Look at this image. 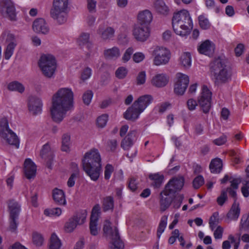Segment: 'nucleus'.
<instances>
[{
	"label": "nucleus",
	"mask_w": 249,
	"mask_h": 249,
	"mask_svg": "<svg viewBox=\"0 0 249 249\" xmlns=\"http://www.w3.org/2000/svg\"><path fill=\"white\" fill-rule=\"evenodd\" d=\"M73 93L70 88L60 89L53 96L51 114L53 120L61 122L68 111L73 107Z\"/></svg>",
	"instance_id": "nucleus-1"
},
{
	"label": "nucleus",
	"mask_w": 249,
	"mask_h": 249,
	"mask_svg": "<svg viewBox=\"0 0 249 249\" xmlns=\"http://www.w3.org/2000/svg\"><path fill=\"white\" fill-rule=\"evenodd\" d=\"M84 171L90 179L96 181L99 178L101 170V158L98 150L92 149L86 152L82 160Z\"/></svg>",
	"instance_id": "nucleus-2"
},
{
	"label": "nucleus",
	"mask_w": 249,
	"mask_h": 249,
	"mask_svg": "<svg viewBox=\"0 0 249 249\" xmlns=\"http://www.w3.org/2000/svg\"><path fill=\"white\" fill-rule=\"evenodd\" d=\"M172 26L175 33L182 36L189 35L193 28V22L189 12L185 9L175 13Z\"/></svg>",
	"instance_id": "nucleus-3"
},
{
	"label": "nucleus",
	"mask_w": 249,
	"mask_h": 249,
	"mask_svg": "<svg viewBox=\"0 0 249 249\" xmlns=\"http://www.w3.org/2000/svg\"><path fill=\"white\" fill-rule=\"evenodd\" d=\"M226 60L220 57L215 58L210 64V70L213 73L217 84L226 83L231 80V71L226 64Z\"/></svg>",
	"instance_id": "nucleus-4"
},
{
	"label": "nucleus",
	"mask_w": 249,
	"mask_h": 249,
	"mask_svg": "<svg viewBox=\"0 0 249 249\" xmlns=\"http://www.w3.org/2000/svg\"><path fill=\"white\" fill-rule=\"evenodd\" d=\"M153 99L152 96L150 95L140 96L127 109L124 114V118L127 120L136 121L139 117L140 114L151 103Z\"/></svg>",
	"instance_id": "nucleus-5"
},
{
	"label": "nucleus",
	"mask_w": 249,
	"mask_h": 249,
	"mask_svg": "<svg viewBox=\"0 0 249 249\" xmlns=\"http://www.w3.org/2000/svg\"><path fill=\"white\" fill-rule=\"evenodd\" d=\"M68 4L69 0H53L50 15L59 24H64L67 21Z\"/></svg>",
	"instance_id": "nucleus-6"
},
{
	"label": "nucleus",
	"mask_w": 249,
	"mask_h": 249,
	"mask_svg": "<svg viewBox=\"0 0 249 249\" xmlns=\"http://www.w3.org/2000/svg\"><path fill=\"white\" fill-rule=\"evenodd\" d=\"M0 137L9 144L18 148L19 141L18 136L9 127L8 121L6 118H2L0 121Z\"/></svg>",
	"instance_id": "nucleus-7"
},
{
	"label": "nucleus",
	"mask_w": 249,
	"mask_h": 249,
	"mask_svg": "<svg viewBox=\"0 0 249 249\" xmlns=\"http://www.w3.org/2000/svg\"><path fill=\"white\" fill-rule=\"evenodd\" d=\"M109 220H106L103 227L104 235L111 240L113 248L111 249H124V244L120 239L118 229L112 227Z\"/></svg>",
	"instance_id": "nucleus-8"
},
{
	"label": "nucleus",
	"mask_w": 249,
	"mask_h": 249,
	"mask_svg": "<svg viewBox=\"0 0 249 249\" xmlns=\"http://www.w3.org/2000/svg\"><path fill=\"white\" fill-rule=\"evenodd\" d=\"M38 65L43 74L49 78L53 75L56 67L55 58L51 54L42 55L39 60Z\"/></svg>",
	"instance_id": "nucleus-9"
},
{
	"label": "nucleus",
	"mask_w": 249,
	"mask_h": 249,
	"mask_svg": "<svg viewBox=\"0 0 249 249\" xmlns=\"http://www.w3.org/2000/svg\"><path fill=\"white\" fill-rule=\"evenodd\" d=\"M87 216L85 210H81L76 213L72 217L69 219L65 224V230L67 232H71L78 225L83 224Z\"/></svg>",
	"instance_id": "nucleus-10"
},
{
	"label": "nucleus",
	"mask_w": 249,
	"mask_h": 249,
	"mask_svg": "<svg viewBox=\"0 0 249 249\" xmlns=\"http://www.w3.org/2000/svg\"><path fill=\"white\" fill-rule=\"evenodd\" d=\"M212 92L207 86L203 85L200 96L198 98L197 102L204 113H208L211 107Z\"/></svg>",
	"instance_id": "nucleus-11"
},
{
	"label": "nucleus",
	"mask_w": 249,
	"mask_h": 249,
	"mask_svg": "<svg viewBox=\"0 0 249 249\" xmlns=\"http://www.w3.org/2000/svg\"><path fill=\"white\" fill-rule=\"evenodd\" d=\"M155 55L154 64L156 66L165 65L168 63L170 58L169 50L163 47H157L153 51Z\"/></svg>",
	"instance_id": "nucleus-12"
},
{
	"label": "nucleus",
	"mask_w": 249,
	"mask_h": 249,
	"mask_svg": "<svg viewBox=\"0 0 249 249\" xmlns=\"http://www.w3.org/2000/svg\"><path fill=\"white\" fill-rule=\"evenodd\" d=\"M0 13L11 20L16 19L15 8L11 0H0Z\"/></svg>",
	"instance_id": "nucleus-13"
},
{
	"label": "nucleus",
	"mask_w": 249,
	"mask_h": 249,
	"mask_svg": "<svg viewBox=\"0 0 249 249\" xmlns=\"http://www.w3.org/2000/svg\"><path fill=\"white\" fill-rule=\"evenodd\" d=\"M184 183V179L183 177L174 178L166 185L164 189L169 194L175 196L177 192L182 189Z\"/></svg>",
	"instance_id": "nucleus-14"
},
{
	"label": "nucleus",
	"mask_w": 249,
	"mask_h": 249,
	"mask_svg": "<svg viewBox=\"0 0 249 249\" xmlns=\"http://www.w3.org/2000/svg\"><path fill=\"white\" fill-rule=\"evenodd\" d=\"M178 80L174 88V92L176 94L182 95L185 92L189 83V77L184 74H177Z\"/></svg>",
	"instance_id": "nucleus-15"
},
{
	"label": "nucleus",
	"mask_w": 249,
	"mask_h": 249,
	"mask_svg": "<svg viewBox=\"0 0 249 249\" xmlns=\"http://www.w3.org/2000/svg\"><path fill=\"white\" fill-rule=\"evenodd\" d=\"M133 35L135 38L139 41L144 42L149 37L150 31L146 25L136 26L133 31Z\"/></svg>",
	"instance_id": "nucleus-16"
},
{
	"label": "nucleus",
	"mask_w": 249,
	"mask_h": 249,
	"mask_svg": "<svg viewBox=\"0 0 249 249\" xmlns=\"http://www.w3.org/2000/svg\"><path fill=\"white\" fill-rule=\"evenodd\" d=\"M100 211V205L96 204L93 207L91 211L89 229L90 233L93 235H96L98 234L97 226Z\"/></svg>",
	"instance_id": "nucleus-17"
},
{
	"label": "nucleus",
	"mask_w": 249,
	"mask_h": 249,
	"mask_svg": "<svg viewBox=\"0 0 249 249\" xmlns=\"http://www.w3.org/2000/svg\"><path fill=\"white\" fill-rule=\"evenodd\" d=\"M160 209L161 211L164 212L170 206L175 196L169 194L164 189L160 193Z\"/></svg>",
	"instance_id": "nucleus-18"
},
{
	"label": "nucleus",
	"mask_w": 249,
	"mask_h": 249,
	"mask_svg": "<svg viewBox=\"0 0 249 249\" xmlns=\"http://www.w3.org/2000/svg\"><path fill=\"white\" fill-rule=\"evenodd\" d=\"M24 172L26 178L28 179L34 178L36 174V167L30 159H27L24 161Z\"/></svg>",
	"instance_id": "nucleus-19"
},
{
	"label": "nucleus",
	"mask_w": 249,
	"mask_h": 249,
	"mask_svg": "<svg viewBox=\"0 0 249 249\" xmlns=\"http://www.w3.org/2000/svg\"><path fill=\"white\" fill-rule=\"evenodd\" d=\"M33 29L35 32L42 34H46L49 31L47 23L42 18H37L34 21Z\"/></svg>",
	"instance_id": "nucleus-20"
},
{
	"label": "nucleus",
	"mask_w": 249,
	"mask_h": 249,
	"mask_svg": "<svg viewBox=\"0 0 249 249\" xmlns=\"http://www.w3.org/2000/svg\"><path fill=\"white\" fill-rule=\"evenodd\" d=\"M42 105L41 101L39 98L34 96L29 98L28 102L29 110L34 115H36L40 113Z\"/></svg>",
	"instance_id": "nucleus-21"
},
{
	"label": "nucleus",
	"mask_w": 249,
	"mask_h": 249,
	"mask_svg": "<svg viewBox=\"0 0 249 249\" xmlns=\"http://www.w3.org/2000/svg\"><path fill=\"white\" fill-rule=\"evenodd\" d=\"M214 48V44L210 40H206L198 47L197 50L199 53L210 56L213 54Z\"/></svg>",
	"instance_id": "nucleus-22"
},
{
	"label": "nucleus",
	"mask_w": 249,
	"mask_h": 249,
	"mask_svg": "<svg viewBox=\"0 0 249 249\" xmlns=\"http://www.w3.org/2000/svg\"><path fill=\"white\" fill-rule=\"evenodd\" d=\"M137 131L135 130L129 131L127 136L122 140L121 146L124 150H128L136 140Z\"/></svg>",
	"instance_id": "nucleus-23"
},
{
	"label": "nucleus",
	"mask_w": 249,
	"mask_h": 249,
	"mask_svg": "<svg viewBox=\"0 0 249 249\" xmlns=\"http://www.w3.org/2000/svg\"><path fill=\"white\" fill-rule=\"evenodd\" d=\"M115 30L111 27H104L100 25L97 30L98 34L104 40H110L114 36Z\"/></svg>",
	"instance_id": "nucleus-24"
},
{
	"label": "nucleus",
	"mask_w": 249,
	"mask_h": 249,
	"mask_svg": "<svg viewBox=\"0 0 249 249\" xmlns=\"http://www.w3.org/2000/svg\"><path fill=\"white\" fill-rule=\"evenodd\" d=\"M152 18V15L150 11L145 10L140 12L138 16V19L140 24L139 25H146L148 26L151 22Z\"/></svg>",
	"instance_id": "nucleus-25"
},
{
	"label": "nucleus",
	"mask_w": 249,
	"mask_h": 249,
	"mask_svg": "<svg viewBox=\"0 0 249 249\" xmlns=\"http://www.w3.org/2000/svg\"><path fill=\"white\" fill-rule=\"evenodd\" d=\"M8 207L10 212V218H18L20 211V206L18 203L14 200H9Z\"/></svg>",
	"instance_id": "nucleus-26"
},
{
	"label": "nucleus",
	"mask_w": 249,
	"mask_h": 249,
	"mask_svg": "<svg viewBox=\"0 0 249 249\" xmlns=\"http://www.w3.org/2000/svg\"><path fill=\"white\" fill-rule=\"evenodd\" d=\"M53 197L54 202L58 205H65L66 204L65 194L63 190L57 188L54 189Z\"/></svg>",
	"instance_id": "nucleus-27"
},
{
	"label": "nucleus",
	"mask_w": 249,
	"mask_h": 249,
	"mask_svg": "<svg viewBox=\"0 0 249 249\" xmlns=\"http://www.w3.org/2000/svg\"><path fill=\"white\" fill-rule=\"evenodd\" d=\"M168 83V78L164 74H158L155 75L152 80V84L159 88L165 86Z\"/></svg>",
	"instance_id": "nucleus-28"
},
{
	"label": "nucleus",
	"mask_w": 249,
	"mask_h": 249,
	"mask_svg": "<svg viewBox=\"0 0 249 249\" xmlns=\"http://www.w3.org/2000/svg\"><path fill=\"white\" fill-rule=\"evenodd\" d=\"M121 54L120 49L117 47L106 49L104 51V55L106 58L116 59L120 57Z\"/></svg>",
	"instance_id": "nucleus-29"
},
{
	"label": "nucleus",
	"mask_w": 249,
	"mask_h": 249,
	"mask_svg": "<svg viewBox=\"0 0 249 249\" xmlns=\"http://www.w3.org/2000/svg\"><path fill=\"white\" fill-rule=\"evenodd\" d=\"M222 166L223 164L222 160L219 158H215L212 160L209 165V168L211 173L218 174L221 171Z\"/></svg>",
	"instance_id": "nucleus-30"
},
{
	"label": "nucleus",
	"mask_w": 249,
	"mask_h": 249,
	"mask_svg": "<svg viewBox=\"0 0 249 249\" xmlns=\"http://www.w3.org/2000/svg\"><path fill=\"white\" fill-rule=\"evenodd\" d=\"M149 178L152 180L151 185L154 188H159L162 184L164 180V176L159 173L151 174L149 175Z\"/></svg>",
	"instance_id": "nucleus-31"
},
{
	"label": "nucleus",
	"mask_w": 249,
	"mask_h": 249,
	"mask_svg": "<svg viewBox=\"0 0 249 249\" xmlns=\"http://www.w3.org/2000/svg\"><path fill=\"white\" fill-rule=\"evenodd\" d=\"M240 209L239 204L234 202L227 214V217L231 220H237L239 216Z\"/></svg>",
	"instance_id": "nucleus-32"
},
{
	"label": "nucleus",
	"mask_w": 249,
	"mask_h": 249,
	"mask_svg": "<svg viewBox=\"0 0 249 249\" xmlns=\"http://www.w3.org/2000/svg\"><path fill=\"white\" fill-rule=\"evenodd\" d=\"M154 8L156 10L163 15L167 14L169 9L162 0H157L154 2Z\"/></svg>",
	"instance_id": "nucleus-33"
},
{
	"label": "nucleus",
	"mask_w": 249,
	"mask_h": 249,
	"mask_svg": "<svg viewBox=\"0 0 249 249\" xmlns=\"http://www.w3.org/2000/svg\"><path fill=\"white\" fill-rule=\"evenodd\" d=\"M114 208V199L111 196L105 197L103 201V210L104 212L112 211Z\"/></svg>",
	"instance_id": "nucleus-34"
},
{
	"label": "nucleus",
	"mask_w": 249,
	"mask_h": 249,
	"mask_svg": "<svg viewBox=\"0 0 249 249\" xmlns=\"http://www.w3.org/2000/svg\"><path fill=\"white\" fill-rule=\"evenodd\" d=\"M62 245L60 240L53 233L50 238L49 249H60Z\"/></svg>",
	"instance_id": "nucleus-35"
},
{
	"label": "nucleus",
	"mask_w": 249,
	"mask_h": 249,
	"mask_svg": "<svg viewBox=\"0 0 249 249\" xmlns=\"http://www.w3.org/2000/svg\"><path fill=\"white\" fill-rule=\"evenodd\" d=\"M71 144L70 135L68 133L64 134L62 137V150L67 152L70 151Z\"/></svg>",
	"instance_id": "nucleus-36"
},
{
	"label": "nucleus",
	"mask_w": 249,
	"mask_h": 249,
	"mask_svg": "<svg viewBox=\"0 0 249 249\" xmlns=\"http://www.w3.org/2000/svg\"><path fill=\"white\" fill-rule=\"evenodd\" d=\"M180 63L185 68L191 65V55L189 53H184L180 57Z\"/></svg>",
	"instance_id": "nucleus-37"
},
{
	"label": "nucleus",
	"mask_w": 249,
	"mask_h": 249,
	"mask_svg": "<svg viewBox=\"0 0 249 249\" xmlns=\"http://www.w3.org/2000/svg\"><path fill=\"white\" fill-rule=\"evenodd\" d=\"M8 89L10 90L18 91L21 93L23 92L25 90L23 85L18 81L10 83L8 85Z\"/></svg>",
	"instance_id": "nucleus-38"
},
{
	"label": "nucleus",
	"mask_w": 249,
	"mask_h": 249,
	"mask_svg": "<svg viewBox=\"0 0 249 249\" xmlns=\"http://www.w3.org/2000/svg\"><path fill=\"white\" fill-rule=\"evenodd\" d=\"M89 34L88 33H83L81 34L80 36L78 38L79 44L80 46L86 45L87 47L89 49L92 44L89 41Z\"/></svg>",
	"instance_id": "nucleus-39"
},
{
	"label": "nucleus",
	"mask_w": 249,
	"mask_h": 249,
	"mask_svg": "<svg viewBox=\"0 0 249 249\" xmlns=\"http://www.w3.org/2000/svg\"><path fill=\"white\" fill-rule=\"evenodd\" d=\"M167 216H163L160 219L158 230H157V237L160 238L161 234L164 231L165 228L167 225Z\"/></svg>",
	"instance_id": "nucleus-40"
},
{
	"label": "nucleus",
	"mask_w": 249,
	"mask_h": 249,
	"mask_svg": "<svg viewBox=\"0 0 249 249\" xmlns=\"http://www.w3.org/2000/svg\"><path fill=\"white\" fill-rule=\"evenodd\" d=\"M32 241L35 245L36 247H40L43 243L44 238L40 233L34 232L32 234Z\"/></svg>",
	"instance_id": "nucleus-41"
},
{
	"label": "nucleus",
	"mask_w": 249,
	"mask_h": 249,
	"mask_svg": "<svg viewBox=\"0 0 249 249\" xmlns=\"http://www.w3.org/2000/svg\"><path fill=\"white\" fill-rule=\"evenodd\" d=\"M62 213V210L59 208H54L45 209L44 211V214L48 216H58Z\"/></svg>",
	"instance_id": "nucleus-42"
},
{
	"label": "nucleus",
	"mask_w": 249,
	"mask_h": 249,
	"mask_svg": "<svg viewBox=\"0 0 249 249\" xmlns=\"http://www.w3.org/2000/svg\"><path fill=\"white\" fill-rule=\"evenodd\" d=\"M16 45V43L14 41H11L8 44L5 52L4 53L5 58L6 59H9L12 55L14 52V50Z\"/></svg>",
	"instance_id": "nucleus-43"
},
{
	"label": "nucleus",
	"mask_w": 249,
	"mask_h": 249,
	"mask_svg": "<svg viewBox=\"0 0 249 249\" xmlns=\"http://www.w3.org/2000/svg\"><path fill=\"white\" fill-rule=\"evenodd\" d=\"M199 23L200 27L204 30H207L210 28L211 24L208 19L204 16L200 15L198 17Z\"/></svg>",
	"instance_id": "nucleus-44"
},
{
	"label": "nucleus",
	"mask_w": 249,
	"mask_h": 249,
	"mask_svg": "<svg viewBox=\"0 0 249 249\" xmlns=\"http://www.w3.org/2000/svg\"><path fill=\"white\" fill-rule=\"evenodd\" d=\"M40 156L43 159H46L52 156L51 148L48 143H46L43 146L40 152Z\"/></svg>",
	"instance_id": "nucleus-45"
},
{
	"label": "nucleus",
	"mask_w": 249,
	"mask_h": 249,
	"mask_svg": "<svg viewBox=\"0 0 249 249\" xmlns=\"http://www.w3.org/2000/svg\"><path fill=\"white\" fill-rule=\"evenodd\" d=\"M133 53L134 49L132 47L127 48L123 55L122 61L124 63L128 62L130 60Z\"/></svg>",
	"instance_id": "nucleus-46"
},
{
	"label": "nucleus",
	"mask_w": 249,
	"mask_h": 249,
	"mask_svg": "<svg viewBox=\"0 0 249 249\" xmlns=\"http://www.w3.org/2000/svg\"><path fill=\"white\" fill-rule=\"evenodd\" d=\"M127 73L126 69L124 67H121L117 69L115 72L116 76L119 79L124 78Z\"/></svg>",
	"instance_id": "nucleus-47"
},
{
	"label": "nucleus",
	"mask_w": 249,
	"mask_h": 249,
	"mask_svg": "<svg viewBox=\"0 0 249 249\" xmlns=\"http://www.w3.org/2000/svg\"><path fill=\"white\" fill-rule=\"evenodd\" d=\"M204 183V180L202 176H198L195 178L193 181V184L194 188L197 189L200 188Z\"/></svg>",
	"instance_id": "nucleus-48"
},
{
	"label": "nucleus",
	"mask_w": 249,
	"mask_h": 249,
	"mask_svg": "<svg viewBox=\"0 0 249 249\" xmlns=\"http://www.w3.org/2000/svg\"><path fill=\"white\" fill-rule=\"evenodd\" d=\"M170 106V104L167 102H164L158 104L155 107V109L157 110L159 113L162 114L164 113L168 107Z\"/></svg>",
	"instance_id": "nucleus-49"
},
{
	"label": "nucleus",
	"mask_w": 249,
	"mask_h": 249,
	"mask_svg": "<svg viewBox=\"0 0 249 249\" xmlns=\"http://www.w3.org/2000/svg\"><path fill=\"white\" fill-rule=\"evenodd\" d=\"M107 120L108 116L107 114H103L97 118V124L98 126L104 127L106 125Z\"/></svg>",
	"instance_id": "nucleus-50"
},
{
	"label": "nucleus",
	"mask_w": 249,
	"mask_h": 249,
	"mask_svg": "<svg viewBox=\"0 0 249 249\" xmlns=\"http://www.w3.org/2000/svg\"><path fill=\"white\" fill-rule=\"evenodd\" d=\"M93 96V92L91 90L87 91L83 95V100L87 105H89Z\"/></svg>",
	"instance_id": "nucleus-51"
},
{
	"label": "nucleus",
	"mask_w": 249,
	"mask_h": 249,
	"mask_svg": "<svg viewBox=\"0 0 249 249\" xmlns=\"http://www.w3.org/2000/svg\"><path fill=\"white\" fill-rule=\"evenodd\" d=\"M174 200H173V207L175 209H178L180 207L182 200L184 198L183 195H179L178 196H177L176 197L175 196Z\"/></svg>",
	"instance_id": "nucleus-52"
},
{
	"label": "nucleus",
	"mask_w": 249,
	"mask_h": 249,
	"mask_svg": "<svg viewBox=\"0 0 249 249\" xmlns=\"http://www.w3.org/2000/svg\"><path fill=\"white\" fill-rule=\"evenodd\" d=\"M113 171L114 168L112 165L110 164H107L105 167V178L107 180L109 179Z\"/></svg>",
	"instance_id": "nucleus-53"
},
{
	"label": "nucleus",
	"mask_w": 249,
	"mask_h": 249,
	"mask_svg": "<svg viewBox=\"0 0 249 249\" xmlns=\"http://www.w3.org/2000/svg\"><path fill=\"white\" fill-rule=\"evenodd\" d=\"M78 172L72 173L68 179L67 181V185L69 187H72L74 186L75 182V178L78 176Z\"/></svg>",
	"instance_id": "nucleus-54"
},
{
	"label": "nucleus",
	"mask_w": 249,
	"mask_h": 249,
	"mask_svg": "<svg viewBox=\"0 0 249 249\" xmlns=\"http://www.w3.org/2000/svg\"><path fill=\"white\" fill-rule=\"evenodd\" d=\"M145 58L144 54L141 52L135 53L132 56V59L135 63H140L142 62Z\"/></svg>",
	"instance_id": "nucleus-55"
},
{
	"label": "nucleus",
	"mask_w": 249,
	"mask_h": 249,
	"mask_svg": "<svg viewBox=\"0 0 249 249\" xmlns=\"http://www.w3.org/2000/svg\"><path fill=\"white\" fill-rule=\"evenodd\" d=\"M227 199V191L223 190L221 192L220 196L217 197V202L219 205L222 206Z\"/></svg>",
	"instance_id": "nucleus-56"
},
{
	"label": "nucleus",
	"mask_w": 249,
	"mask_h": 249,
	"mask_svg": "<svg viewBox=\"0 0 249 249\" xmlns=\"http://www.w3.org/2000/svg\"><path fill=\"white\" fill-rule=\"evenodd\" d=\"M118 145L117 141L115 139L110 140L107 142V148L108 150L114 152L117 148Z\"/></svg>",
	"instance_id": "nucleus-57"
},
{
	"label": "nucleus",
	"mask_w": 249,
	"mask_h": 249,
	"mask_svg": "<svg viewBox=\"0 0 249 249\" xmlns=\"http://www.w3.org/2000/svg\"><path fill=\"white\" fill-rule=\"evenodd\" d=\"M91 69L89 67L86 68L82 72L81 79L86 80L89 79L91 75Z\"/></svg>",
	"instance_id": "nucleus-58"
},
{
	"label": "nucleus",
	"mask_w": 249,
	"mask_h": 249,
	"mask_svg": "<svg viewBox=\"0 0 249 249\" xmlns=\"http://www.w3.org/2000/svg\"><path fill=\"white\" fill-rule=\"evenodd\" d=\"M17 218H10V225L9 229L11 232H15L17 228L18 222Z\"/></svg>",
	"instance_id": "nucleus-59"
},
{
	"label": "nucleus",
	"mask_w": 249,
	"mask_h": 249,
	"mask_svg": "<svg viewBox=\"0 0 249 249\" xmlns=\"http://www.w3.org/2000/svg\"><path fill=\"white\" fill-rule=\"evenodd\" d=\"M146 74L144 71L140 72L137 77V83L138 85H142L145 82Z\"/></svg>",
	"instance_id": "nucleus-60"
},
{
	"label": "nucleus",
	"mask_w": 249,
	"mask_h": 249,
	"mask_svg": "<svg viewBox=\"0 0 249 249\" xmlns=\"http://www.w3.org/2000/svg\"><path fill=\"white\" fill-rule=\"evenodd\" d=\"M227 137L225 135H222L217 139L213 141V142L218 146L224 144L227 142Z\"/></svg>",
	"instance_id": "nucleus-61"
},
{
	"label": "nucleus",
	"mask_w": 249,
	"mask_h": 249,
	"mask_svg": "<svg viewBox=\"0 0 249 249\" xmlns=\"http://www.w3.org/2000/svg\"><path fill=\"white\" fill-rule=\"evenodd\" d=\"M187 105L189 110L192 111L196 109L197 103L195 100L191 98L187 101Z\"/></svg>",
	"instance_id": "nucleus-62"
},
{
	"label": "nucleus",
	"mask_w": 249,
	"mask_h": 249,
	"mask_svg": "<svg viewBox=\"0 0 249 249\" xmlns=\"http://www.w3.org/2000/svg\"><path fill=\"white\" fill-rule=\"evenodd\" d=\"M244 50V46L243 44H238L234 49L235 54L237 56H240Z\"/></svg>",
	"instance_id": "nucleus-63"
},
{
	"label": "nucleus",
	"mask_w": 249,
	"mask_h": 249,
	"mask_svg": "<svg viewBox=\"0 0 249 249\" xmlns=\"http://www.w3.org/2000/svg\"><path fill=\"white\" fill-rule=\"evenodd\" d=\"M223 229L221 226H218L214 231V236L215 239H221L222 237Z\"/></svg>",
	"instance_id": "nucleus-64"
}]
</instances>
